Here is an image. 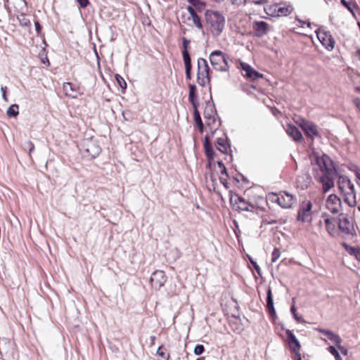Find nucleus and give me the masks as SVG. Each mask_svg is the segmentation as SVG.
I'll return each mask as SVG.
<instances>
[{
	"label": "nucleus",
	"mask_w": 360,
	"mask_h": 360,
	"mask_svg": "<svg viewBox=\"0 0 360 360\" xmlns=\"http://www.w3.org/2000/svg\"><path fill=\"white\" fill-rule=\"evenodd\" d=\"M309 158L315 179L322 184L323 192H328L334 186L333 178L336 173L332 160L329 156L318 153H312Z\"/></svg>",
	"instance_id": "obj_1"
},
{
	"label": "nucleus",
	"mask_w": 360,
	"mask_h": 360,
	"mask_svg": "<svg viewBox=\"0 0 360 360\" xmlns=\"http://www.w3.org/2000/svg\"><path fill=\"white\" fill-rule=\"evenodd\" d=\"M328 350L334 356L335 360H338V350L334 346L328 347Z\"/></svg>",
	"instance_id": "obj_42"
},
{
	"label": "nucleus",
	"mask_w": 360,
	"mask_h": 360,
	"mask_svg": "<svg viewBox=\"0 0 360 360\" xmlns=\"http://www.w3.org/2000/svg\"><path fill=\"white\" fill-rule=\"evenodd\" d=\"M194 121L200 131L203 130V124L200 117V114L198 110V108L193 109Z\"/></svg>",
	"instance_id": "obj_29"
},
{
	"label": "nucleus",
	"mask_w": 360,
	"mask_h": 360,
	"mask_svg": "<svg viewBox=\"0 0 360 360\" xmlns=\"http://www.w3.org/2000/svg\"><path fill=\"white\" fill-rule=\"evenodd\" d=\"M1 91L2 94H4V92L5 94L6 91V86H1Z\"/></svg>",
	"instance_id": "obj_57"
},
{
	"label": "nucleus",
	"mask_w": 360,
	"mask_h": 360,
	"mask_svg": "<svg viewBox=\"0 0 360 360\" xmlns=\"http://www.w3.org/2000/svg\"><path fill=\"white\" fill-rule=\"evenodd\" d=\"M216 147L217 148L224 154H229L231 151V144L227 137H219L217 139L216 141Z\"/></svg>",
	"instance_id": "obj_19"
},
{
	"label": "nucleus",
	"mask_w": 360,
	"mask_h": 360,
	"mask_svg": "<svg viewBox=\"0 0 360 360\" xmlns=\"http://www.w3.org/2000/svg\"><path fill=\"white\" fill-rule=\"evenodd\" d=\"M190 44V40L187 39L185 37H183L182 38V46H183V51H182V56H183V58L184 59V54H187V56L188 58H190V56H189V53H188V45Z\"/></svg>",
	"instance_id": "obj_33"
},
{
	"label": "nucleus",
	"mask_w": 360,
	"mask_h": 360,
	"mask_svg": "<svg viewBox=\"0 0 360 360\" xmlns=\"http://www.w3.org/2000/svg\"><path fill=\"white\" fill-rule=\"evenodd\" d=\"M204 117L206 120V124L208 126H211L212 124H215L217 120L214 116L209 114L207 111V110L204 112Z\"/></svg>",
	"instance_id": "obj_32"
},
{
	"label": "nucleus",
	"mask_w": 360,
	"mask_h": 360,
	"mask_svg": "<svg viewBox=\"0 0 360 360\" xmlns=\"http://www.w3.org/2000/svg\"><path fill=\"white\" fill-rule=\"evenodd\" d=\"M285 333L288 337V344L290 345V349L295 354H298L300 349L301 345L298 340L296 338L295 335L290 330H286Z\"/></svg>",
	"instance_id": "obj_18"
},
{
	"label": "nucleus",
	"mask_w": 360,
	"mask_h": 360,
	"mask_svg": "<svg viewBox=\"0 0 360 360\" xmlns=\"http://www.w3.org/2000/svg\"><path fill=\"white\" fill-rule=\"evenodd\" d=\"M77 1L82 8H86L89 4V0H77Z\"/></svg>",
	"instance_id": "obj_44"
},
{
	"label": "nucleus",
	"mask_w": 360,
	"mask_h": 360,
	"mask_svg": "<svg viewBox=\"0 0 360 360\" xmlns=\"http://www.w3.org/2000/svg\"><path fill=\"white\" fill-rule=\"evenodd\" d=\"M2 98H3V99H4L5 101H8V98H7V97H6V93H5V94H4H4H2Z\"/></svg>",
	"instance_id": "obj_58"
},
{
	"label": "nucleus",
	"mask_w": 360,
	"mask_h": 360,
	"mask_svg": "<svg viewBox=\"0 0 360 360\" xmlns=\"http://www.w3.org/2000/svg\"><path fill=\"white\" fill-rule=\"evenodd\" d=\"M269 24L264 21H255L253 22L252 28L254 36L261 37L267 34L269 30Z\"/></svg>",
	"instance_id": "obj_17"
},
{
	"label": "nucleus",
	"mask_w": 360,
	"mask_h": 360,
	"mask_svg": "<svg viewBox=\"0 0 360 360\" xmlns=\"http://www.w3.org/2000/svg\"><path fill=\"white\" fill-rule=\"evenodd\" d=\"M281 256V251L278 248H275L272 252L271 262H276Z\"/></svg>",
	"instance_id": "obj_38"
},
{
	"label": "nucleus",
	"mask_w": 360,
	"mask_h": 360,
	"mask_svg": "<svg viewBox=\"0 0 360 360\" xmlns=\"http://www.w3.org/2000/svg\"><path fill=\"white\" fill-rule=\"evenodd\" d=\"M198 71H197V82L198 84L202 86H205L207 84L210 83V78L209 76L210 68L207 62L202 58L198 59Z\"/></svg>",
	"instance_id": "obj_6"
},
{
	"label": "nucleus",
	"mask_w": 360,
	"mask_h": 360,
	"mask_svg": "<svg viewBox=\"0 0 360 360\" xmlns=\"http://www.w3.org/2000/svg\"><path fill=\"white\" fill-rule=\"evenodd\" d=\"M341 245L349 255L360 261V248L350 246L345 242L342 243Z\"/></svg>",
	"instance_id": "obj_25"
},
{
	"label": "nucleus",
	"mask_w": 360,
	"mask_h": 360,
	"mask_svg": "<svg viewBox=\"0 0 360 360\" xmlns=\"http://www.w3.org/2000/svg\"><path fill=\"white\" fill-rule=\"evenodd\" d=\"M246 0H231L232 4L236 5H240L245 2Z\"/></svg>",
	"instance_id": "obj_49"
},
{
	"label": "nucleus",
	"mask_w": 360,
	"mask_h": 360,
	"mask_svg": "<svg viewBox=\"0 0 360 360\" xmlns=\"http://www.w3.org/2000/svg\"><path fill=\"white\" fill-rule=\"evenodd\" d=\"M25 146L28 148L29 153L30 155L31 153L34 150V143L32 141H27L25 143Z\"/></svg>",
	"instance_id": "obj_43"
},
{
	"label": "nucleus",
	"mask_w": 360,
	"mask_h": 360,
	"mask_svg": "<svg viewBox=\"0 0 360 360\" xmlns=\"http://www.w3.org/2000/svg\"><path fill=\"white\" fill-rule=\"evenodd\" d=\"M339 350L341 352V353L342 354H344L345 356H347L348 350L346 348L341 347L340 345H339Z\"/></svg>",
	"instance_id": "obj_48"
},
{
	"label": "nucleus",
	"mask_w": 360,
	"mask_h": 360,
	"mask_svg": "<svg viewBox=\"0 0 360 360\" xmlns=\"http://www.w3.org/2000/svg\"><path fill=\"white\" fill-rule=\"evenodd\" d=\"M196 360H204V358H203V357H202V358H198V359H197Z\"/></svg>",
	"instance_id": "obj_59"
},
{
	"label": "nucleus",
	"mask_w": 360,
	"mask_h": 360,
	"mask_svg": "<svg viewBox=\"0 0 360 360\" xmlns=\"http://www.w3.org/2000/svg\"><path fill=\"white\" fill-rule=\"evenodd\" d=\"M186 1H188L191 4V6H193L195 10H197L198 11H201L205 7V4L200 0H186Z\"/></svg>",
	"instance_id": "obj_30"
},
{
	"label": "nucleus",
	"mask_w": 360,
	"mask_h": 360,
	"mask_svg": "<svg viewBox=\"0 0 360 360\" xmlns=\"http://www.w3.org/2000/svg\"><path fill=\"white\" fill-rule=\"evenodd\" d=\"M34 26H35V29H36V31H37V34H40L41 30V25H40V24H39V22L38 21H35L34 22Z\"/></svg>",
	"instance_id": "obj_46"
},
{
	"label": "nucleus",
	"mask_w": 360,
	"mask_h": 360,
	"mask_svg": "<svg viewBox=\"0 0 360 360\" xmlns=\"http://www.w3.org/2000/svg\"><path fill=\"white\" fill-rule=\"evenodd\" d=\"M339 192L342 198L349 207L356 205V195L354 185L347 176L339 174Z\"/></svg>",
	"instance_id": "obj_3"
},
{
	"label": "nucleus",
	"mask_w": 360,
	"mask_h": 360,
	"mask_svg": "<svg viewBox=\"0 0 360 360\" xmlns=\"http://www.w3.org/2000/svg\"><path fill=\"white\" fill-rule=\"evenodd\" d=\"M339 360H342L340 356H339Z\"/></svg>",
	"instance_id": "obj_61"
},
{
	"label": "nucleus",
	"mask_w": 360,
	"mask_h": 360,
	"mask_svg": "<svg viewBox=\"0 0 360 360\" xmlns=\"http://www.w3.org/2000/svg\"><path fill=\"white\" fill-rule=\"evenodd\" d=\"M266 309L272 317H276V311L274 304L271 288L269 287L266 290Z\"/></svg>",
	"instance_id": "obj_23"
},
{
	"label": "nucleus",
	"mask_w": 360,
	"mask_h": 360,
	"mask_svg": "<svg viewBox=\"0 0 360 360\" xmlns=\"http://www.w3.org/2000/svg\"><path fill=\"white\" fill-rule=\"evenodd\" d=\"M18 19L20 25L22 27H27L30 25V20L23 14L20 15Z\"/></svg>",
	"instance_id": "obj_34"
},
{
	"label": "nucleus",
	"mask_w": 360,
	"mask_h": 360,
	"mask_svg": "<svg viewBox=\"0 0 360 360\" xmlns=\"http://www.w3.org/2000/svg\"><path fill=\"white\" fill-rule=\"evenodd\" d=\"M205 151L206 155L207 156L208 158H210V159L214 158L215 153L212 148V146L205 148Z\"/></svg>",
	"instance_id": "obj_40"
},
{
	"label": "nucleus",
	"mask_w": 360,
	"mask_h": 360,
	"mask_svg": "<svg viewBox=\"0 0 360 360\" xmlns=\"http://www.w3.org/2000/svg\"><path fill=\"white\" fill-rule=\"evenodd\" d=\"M184 64H185V72H186V77L187 79H191V58H188L187 56V54H184Z\"/></svg>",
	"instance_id": "obj_28"
},
{
	"label": "nucleus",
	"mask_w": 360,
	"mask_h": 360,
	"mask_svg": "<svg viewBox=\"0 0 360 360\" xmlns=\"http://www.w3.org/2000/svg\"><path fill=\"white\" fill-rule=\"evenodd\" d=\"M338 196L335 194L330 195L326 202L327 210L333 215L338 212Z\"/></svg>",
	"instance_id": "obj_21"
},
{
	"label": "nucleus",
	"mask_w": 360,
	"mask_h": 360,
	"mask_svg": "<svg viewBox=\"0 0 360 360\" xmlns=\"http://www.w3.org/2000/svg\"><path fill=\"white\" fill-rule=\"evenodd\" d=\"M230 202L234 207H236V210L240 211L253 212L255 210V206L252 204L245 201L238 195L231 197Z\"/></svg>",
	"instance_id": "obj_10"
},
{
	"label": "nucleus",
	"mask_w": 360,
	"mask_h": 360,
	"mask_svg": "<svg viewBox=\"0 0 360 360\" xmlns=\"http://www.w3.org/2000/svg\"><path fill=\"white\" fill-rule=\"evenodd\" d=\"M358 178L360 179V175L358 176Z\"/></svg>",
	"instance_id": "obj_60"
},
{
	"label": "nucleus",
	"mask_w": 360,
	"mask_h": 360,
	"mask_svg": "<svg viewBox=\"0 0 360 360\" xmlns=\"http://www.w3.org/2000/svg\"><path fill=\"white\" fill-rule=\"evenodd\" d=\"M205 351V347L202 345H197L193 350V352L195 355H200Z\"/></svg>",
	"instance_id": "obj_39"
},
{
	"label": "nucleus",
	"mask_w": 360,
	"mask_h": 360,
	"mask_svg": "<svg viewBox=\"0 0 360 360\" xmlns=\"http://www.w3.org/2000/svg\"><path fill=\"white\" fill-rule=\"evenodd\" d=\"M266 13L271 16H287L292 11V8L290 6H282L281 4H275L264 7Z\"/></svg>",
	"instance_id": "obj_8"
},
{
	"label": "nucleus",
	"mask_w": 360,
	"mask_h": 360,
	"mask_svg": "<svg viewBox=\"0 0 360 360\" xmlns=\"http://www.w3.org/2000/svg\"><path fill=\"white\" fill-rule=\"evenodd\" d=\"M167 281V277L163 271L157 270L155 271L150 278V282L153 288L155 289H160L162 287Z\"/></svg>",
	"instance_id": "obj_12"
},
{
	"label": "nucleus",
	"mask_w": 360,
	"mask_h": 360,
	"mask_svg": "<svg viewBox=\"0 0 360 360\" xmlns=\"http://www.w3.org/2000/svg\"><path fill=\"white\" fill-rule=\"evenodd\" d=\"M299 360H300V359Z\"/></svg>",
	"instance_id": "obj_62"
},
{
	"label": "nucleus",
	"mask_w": 360,
	"mask_h": 360,
	"mask_svg": "<svg viewBox=\"0 0 360 360\" xmlns=\"http://www.w3.org/2000/svg\"><path fill=\"white\" fill-rule=\"evenodd\" d=\"M212 146L211 143H210V139L207 136H206L205 137V141H204V148H208V147H210Z\"/></svg>",
	"instance_id": "obj_45"
},
{
	"label": "nucleus",
	"mask_w": 360,
	"mask_h": 360,
	"mask_svg": "<svg viewBox=\"0 0 360 360\" xmlns=\"http://www.w3.org/2000/svg\"><path fill=\"white\" fill-rule=\"evenodd\" d=\"M115 79H116L117 84H119V86H120V88L124 91L127 88V83H126L125 80L120 75H115Z\"/></svg>",
	"instance_id": "obj_35"
},
{
	"label": "nucleus",
	"mask_w": 360,
	"mask_h": 360,
	"mask_svg": "<svg viewBox=\"0 0 360 360\" xmlns=\"http://www.w3.org/2000/svg\"><path fill=\"white\" fill-rule=\"evenodd\" d=\"M188 12L190 13L191 17L192 18L193 22L194 25L199 30H202L203 29V25L202 24L200 18L197 14L194 8L191 6H188L186 7Z\"/></svg>",
	"instance_id": "obj_24"
},
{
	"label": "nucleus",
	"mask_w": 360,
	"mask_h": 360,
	"mask_svg": "<svg viewBox=\"0 0 360 360\" xmlns=\"http://www.w3.org/2000/svg\"><path fill=\"white\" fill-rule=\"evenodd\" d=\"M321 332L323 333L327 338L330 340H333L336 345L338 344V337L333 334L330 331L322 330Z\"/></svg>",
	"instance_id": "obj_36"
},
{
	"label": "nucleus",
	"mask_w": 360,
	"mask_h": 360,
	"mask_svg": "<svg viewBox=\"0 0 360 360\" xmlns=\"http://www.w3.org/2000/svg\"><path fill=\"white\" fill-rule=\"evenodd\" d=\"M63 91L67 96L71 98H76L77 96V91L73 87L72 84L66 82L63 84Z\"/></svg>",
	"instance_id": "obj_26"
},
{
	"label": "nucleus",
	"mask_w": 360,
	"mask_h": 360,
	"mask_svg": "<svg viewBox=\"0 0 360 360\" xmlns=\"http://www.w3.org/2000/svg\"><path fill=\"white\" fill-rule=\"evenodd\" d=\"M355 235L354 224L346 217H339V237L352 239Z\"/></svg>",
	"instance_id": "obj_7"
},
{
	"label": "nucleus",
	"mask_w": 360,
	"mask_h": 360,
	"mask_svg": "<svg viewBox=\"0 0 360 360\" xmlns=\"http://www.w3.org/2000/svg\"><path fill=\"white\" fill-rule=\"evenodd\" d=\"M6 114L8 117H15L19 114V107L17 104L11 105L7 110Z\"/></svg>",
	"instance_id": "obj_31"
},
{
	"label": "nucleus",
	"mask_w": 360,
	"mask_h": 360,
	"mask_svg": "<svg viewBox=\"0 0 360 360\" xmlns=\"http://www.w3.org/2000/svg\"><path fill=\"white\" fill-rule=\"evenodd\" d=\"M312 207V204L311 202H304L301 205L300 210L298 212L297 219L299 221H302L303 222L310 221L311 219V210Z\"/></svg>",
	"instance_id": "obj_14"
},
{
	"label": "nucleus",
	"mask_w": 360,
	"mask_h": 360,
	"mask_svg": "<svg viewBox=\"0 0 360 360\" xmlns=\"http://www.w3.org/2000/svg\"><path fill=\"white\" fill-rule=\"evenodd\" d=\"M251 262L254 265V267L257 271V272H259V266L255 262H253L252 261Z\"/></svg>",
	"instance_id": "obj_53"
},
{
	"label": "nucleus",
	"mask_w": 360,
	"mask_h": 360,
	"mask_svg": "<svg viewBox=\"0 0 360 360\" xmlns=\"http://www.w3.org/2000/svg\"><path fill=\"white\" fill-rule=\"evenodd\" d=\"M340 3L354 16L355 15L354 11L357 9V6L354 1L352 0H340Z\"/></svg>",
	"instance_id": "obj_27"
},
{
	"label": "nucleus",
	"mask_w": 360,
	"mask_h": 360,
	"mask_svg": "<svg viewBox=\"0 0 360 360\" xmlns=\"http://www.w3.org/2000/svg\"><path fill=\"white\" fill-rule=\"evenodd\" d=\"M252 2L257 5H263L267 3V0H252Z\"/></svg>",
	"instance_id": "obj_47"
},
{
	"label": "nucleus",
	"mask_w": 360,
	"mask_h": 360,
	"mask_svg": "<svg viewBox=\"0 0 360 360\" xmlns=\"http://www.w3.org/2000/svg\"><path fill=\"white\" fill-rule=\"evenodd\" d=\"M316 36L320 42L328 50L333 49L335 46V40L332 36L323 29L316 30Z\"/></svg>",
	"instance_id": "obj_11"
},
{
	"label": "nucleus",
	"mask_w": 360,
	"mask_h": 360,
	"mask_svg": "<svg viewBox=\"0 0 360 360\" xmlns=\"http://www.w3.org/2000/svg\"><path fill=\"white\" fill-rule=\"evenodd\" d=\"M323 217L328 233L332 236H336L338 234V229H336L338 224L337 218L335 217H330L327 213L323 214Z\"/></svg>",
	"instance_id": "obj_15"
},
{
	"label": "nucleus",
	"mask_w": 360,
	"mask_h": 360,
	"mask_svg": "<svg viewBox=\"0 0 360 360\" xmlns=\"http://www.w3.org/2000/svg\"><path fill=\"white\" fill-rule=\"evenodd\" d=\"M251 262L254 265V267L257 271V272H259V266L255 262H253L252 261Z\"/></svg>",
	"instance_id": "obj_52"
},
{
	"label": "nucleus",
	"mask_w": 360,
	"mask_h": 360,
	"mask_svg": "<svg viewBox=\"0 0 360 360\" xmlns=\"http://www.w3.org/2000/svg\"><path fill=\"white\" fill-rule=\"evenodd\" d=\"M220 181L224 185L226 188H227L226 179H224L223 177L220 178Z\"/></svg>",
	"instance_id": "obj_50"
},
{
	"label": "nucleus",
	"mask_w": 360,
	"mask_h": 360,
	"mask_svg": "<svg viewBox=\"0 0 360 360\" xmlns=\"http://www.w3.org/2000/svg\"><path fill=\"white\" fill-rule=\"evenodd\" d=\"M275 201L283 208H290L296 203V198L287 192L276 195Z\"/></svg>",
	"instance_id": "obj_9"
},
{
	"label": "nucleus",
	"mask_w": 360,
	"mask_h": 360,
	"mask_svg": "<svg viewBox=\"0 0 360 360\" xmlns=\"http://www.w3.org/2000/svg\"><path fill=\"white\" fill-rule=\"evenodd\" d=\"M81 152L86 157L95 158L101 151L96 140L93 139H84L80 144Z\"/></svg>",
	"instance_id": "obj_5"
},
{
	"label": "nucleus",
	"mask_w": 360,
	"mask_h": 360,
	"mask_svg": "<svg viewBox=\"0 0 360 360\" xmlns=\"http://www.w3.org/2000/svg\"><path fill=\"white\" fill-rule=\"evenodd\" d=\"M296 308L295 307V305H292L290 308V311L292 313V314L293 315V317L294 319L299 323H303L304 322V319H302V316H300L297 315V312H296Z\"/></svg>",
	"instance_id": "obj_37"
},
{
	"label": "nucleus",
	"mask_w": 360,
	"mask_h": 360,
	"mask_svg": "<svg viewBox=\"0 0 360 360\" xmlns=\"http://www.w3.org/2000/svg\"><path fill=\"white\" fill-rule=\"evenodd\" d=\"M188 100L192 104L193 109L198 108L199 105V101L198 98L197 89L195 84H189Z\"/></svg>",
	"instance_id": "obj_22"
},
{
	"label": "nucleus",
	"mask_w": 360,
	"mask_h": 360,
	"mask_svg": "<svg viewBox=\"0 0 360 360\" xmlns=\"http://www.w3.org/2000/svg\"><path fill=\"white\" fill-rule=\"evenodd\" d=\"M240 65L241 69L245 72L244 76L251 80H257L259 78L263 77V75L256 71L249 64L240 62Z\"/></svg>",
	"instance_id": "obj_16"
},
{
	"label": "nucleus",
	"mask_w": 360,
	"mask_h": 360,
	"mask_svg": "<svg viewBox=\"0 0 360 360\" xmlns=\"http://www.w3.org/2000/svg\"><path fill=\"white\" fill-rule=\"evenodd\" d=\"M161 348H162V346L158 347V349L157 350V354L158 356L165 359V360H169L170 358V355L169 354L167 355H165V354L163 352H160Z\"/></svg>",
	"instance_id": "obj_41"
},
{
	"label": "nucleus",
	"mask_w": 360,
	"mask_h": 360,
	"mask_svg": "<svg viewBox=\"0 0 360 360\" xmlns=\"http://www.w3.org/2000/svg\"><path fill=\"white\" fill-rule=\"evenodd\" d=\"M251 262L254 265V267L257 271V272H259V266L255 262H253L252 261Z\"/></svg>",
	"instance_id": "obj_54"
},
{
	"label": "nucleus",
	"mask_w": 360,
	"mask_h": 360,
	"mask_svg": "<svg viewBox=\"0 0 360 360\" xmlns=\"http://www.w3.org/2000/svg\"><path fill=\"white\" fill-rule=\"evenodd\" d=\"M285 131L294 141H300L302 139V135L300 131L295 126L288 124L286 125Z\"/></svg>",
	"instance_id": "obj_20"
},
{
	"label": "nucleus",
	"mask_w": 360,
	"mask_h": 360,
	"mask_svg": "<svg viewBox=\"0 0 360 360\" xmlns=\"http://www.w3.org/2000/svg\"><path fill=\"white\" fill-rule=\"evenodd\" d=\"M299 126L302 129L305 134L311 139L319 135L317 126L310 121L301 120L299 122Z\"/></svg>",
	"instance_id": "obj_13"
},
{
	"label": "nucleus",
	"mask_w": 360,
	"mask_h": 360,
	"mask_svg": "<svg viewBox=\"0 0 360 360\" xmlns=\"http://www.w3.org/2000/svg\"><path fill=\"white\" fill-rule=\"evenodd\" d=\"M205 26L214 37L221 34L225 27V18L218 11L207 10L205 13Z\"/></svg>",
	"instance_id": "obj_2"
},
{
	"label": "nucleus",
	"mask_w": 360,
	"mask_h": 360,
	"mask_svg": "<svg viewBox=\"0 0 360 360\" xmlns=\"http://www.w3.org/2000/svg\"><path fill=\"white\" fill-rule=\"evenodd\" d=\"M150 341H151V344L153 345L154 342H155V340L156 339L155 336L153 335V336H150Z\"/></svg>",
	"instance_id": "obj_56"
},
{
	"label": "nucleus",
	"mask_w": 360,
	"mask_h": 360,
	"mask_svg": "<svg viewBox=\"0 0 360 360\" xmlns=\"http://www.w3.org/2000/svg\"><path fill=\"white\" fill-rule=\"evenodd\" d=\"M221 174H225V175L228 176L227 170H226V167H223L221 169Z\"/></svg>",
	"instance_id": "obj_51"
},
{
	"label": "nucleus",
	"mask_w": 360,
	"mask_h": 360,
	"mask_svg": "<svg viewBox=\"0 0 360 360\" xmlns=\"http://www.w3.org/2000/svg\"><path fill=\"white\" fill-rule=\"evenodd\" d=\"M229 56L221 51H214L210 54L212 66L217 71L226 72L229 69Z\"/></svg>",
	"instance_id": "obj_4"
},
{
	"label": "nucleus",
	"mask_w": 360,
	"mask_h": 360,
	"mask_svg": "<svg viewBox=\"0 0 360 360\" xmlns=\"http://www.w3.org/2000/svg\"><path fill=\"white\" fill-rule=\"evenodd\" d=\"M218 165L219 167L222 169L223 167H225V165H224V163L221 162V161H219L218 162Z\"/></svg>",
	"instance_id": "obj_55"
}]
</instances>
